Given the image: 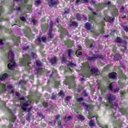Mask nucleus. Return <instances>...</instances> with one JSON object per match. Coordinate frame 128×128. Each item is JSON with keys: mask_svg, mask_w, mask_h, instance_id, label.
I'll list each match as a JSON object with an SVG mask.
<instances>
[{"mask_svg": "<svg viewBox=\"0 0 128 128\" xmlns=\"http://www.w3.org/2000/svg\"><path fill=\"white\" fill-rule=\"evenodd\" d=\"M100 34H104V27H102L100 30Z\"/></svg>", "mask_w": 128, "mask_h": 128, "instance_id": "nucleus-40", "label": "nucleus"}, {"mask_svg": "<svg viewBox=\"0 0 128 128\" xmlns=\"http://www.w3.org/2000/svg\"><path fill=\"white\" fill-rule=\"evenodd\" d=\"M57 60L58 59H56V57H54L50 60V62L52 64H56Z\"/></svg>", "mask_w": 128, "mask_h": 128, "instance_id": "nucleus-26", "label": "nucleus"}, {"mask_svg": "<svg viewBox=\"0 0 128 128\" xmlns=\"http://www.w3.org/2000/svg\"><path fill=\"white\" fill-rule=\"evenodd\" d=\"M20 100H24V97H20Z\"/></svg>", "mask_w": 128, "mask_h": 128, "instance_id": "nucleus-64", "label": "nucleus"}, {"mask_svg": "<svg viewBox=\"0 0 128 128\" xmlns=\"http://www.w3.org/2000/svg\"><path fill=\"white\" fill-rule=\"evenodd\" d=\"M122 76L123 78H126V76L124 74H122Z\"/></svg>", "mask_w": 128, "mask_h": 128, "instance_id": "nucleus-60", "label": "nucleus"}, {"mask_svg": "<svg viewBox=\"0 0 128 128\" xmlns=\"http://www.w3.org/2000/svg\"><path fill=\"white\" fill-rule=\"evenodd\" d=\"M124 30H125V32H128V27L126 26H124Z\"/></svg>", "mask_w": 128, "mask_h": 128, "instance_id": "nucleus-53", "label": "nucleus"}, {"mask_svg": "<svg viewBox=\"0 0 128 128\" xmlns=\"http://www.w3.org/2000/svg\"><path fill=\"white\" fill-rule=\"evenodd\" d=\"M39 116H40V118H44V116H42V114H39Z\"/></svg>", "mask_w": 128, "mask_h": 128, "instance_id": "nucleus-63", "label": "nucleus"}, {"mask_svg": "<svg viewBox=\"0 0 128 128\" xmlns=\"http://www.w3.org/2000/svg\"><path fill=\"white\" fill-rule=\"evenodd\" d=\"M4 40L0 39V50H4Z\"/></svg>", "mask_w": 128, "mask_h": 128, "instance_id": "nucleus-19", "label": "nucleus"}, {"mask_svg": "<svg viewBox=\"0 0 128 128\" xmlns=\"http://www.w3.org/2000/svg\"><path fill=\"white\" fill-rule=\"evenodd\" d=\"M29 46H27V47H24L22 48L23 50H28V48H29Z\"/></svg>", "mask_w": 128, "mask_h": 128, "instance_id": "nucleus-62", "label": "nucleus"}, {"mask_svg": "<svg viewBox=\"0 0 128 128\" xmlns=\"http://www.w3.org/2000/svg\"><path fill=\"white\" fill-rule=\"evenodd\" d=\"M120 50L122 52H124L126 50V48L125 46H122Z\"/></svg>", "mask_w": 128, "mask_h": 128, "instance_id": "nucleus-42", "label": "nucleus"}, {"mask_svg": "<svg viewBox=\"0 0 128 128\" xmlns=\"http://www.w3.org/2000/svg\"><path fill=\"white\" fill-rule=\"evenodd\" d=\"M93 32V34H94V36H98V34H98L97 32Z\"/></svg>", "mask_w": 128, "mask_h": 128, "instance_id": "nucleus-49", "label": "nucleus"}, {"mask_svg": "<svg viewBox=\"0 0 128 128\" xmlns=\"http://www.w3.org/2000/svg\"><path fill=\"white\" fill-rule=\"evenodd\" d=\"M14 40L16 44V46H18V42H20V38L14 37Z\"/></svg>", "mask_w": 128, "mask_h": 128, "instance_id": "nucleus-27", "label": "nucleus"}, {"mask_svg": "<svg viewBox=\"0 0 128 128\" xmlns=\"http://www.w3.org/2000/svg\"><path fill=\"white\" fill-rule=\"evenodd\" d=\"M78 118L79 120H84V116H82V115H79L78 116Z\"/></svg>", "mask_w": 128, "mask_h": 128, "instance_id": "nucleus-36", "label": "nucleus"}, {"mask_svg": "<svg viewBox=\"0 0 128 128\" xmlns=\"http://www.w3.org/2000/svg\"><path fill=\"white\" fill-rule=\"evenodd\" d=\"M32 57L33 58H36V54L35 53H32Z\"/></svg>", "mask_w": 128, "mask_h": 128, "instance_id": "nucleus-46", "label": "nucleus"}, {"mask_svg": "<svg viewBox=\"0 0 128 128\" xmlns=\"http://www.w3.org/2000/svg\"><path fill=\"white\" fill-rule=\"evenodd\" d=\"M69 84L70 83L68 82H66V81L64 82V84L68 86V84Z\"/></svg>", "mask_w": 128, "mask_h": 128, "instance_id": "nucleus-59", "label": "nucleus"}, {"mask_svg": "<svg viewBox=\"0 0 128 128\" xmlns=\"http://www.w3.org/2000/svg\"><path fill=\"white\" fill-rule=\"evenodd\" d=\"M48 26L46 25L44 27H42V30H43V32H46V30L48 29Z\"/></svg>", "mask_w": 128, "mask_h": 128, "instance_id": "nucleus-31", "label": "nucleus"}, {"mask_svg": "<svg viewBox=\"0 0 128 128\" xmlns=\"http://www.w3.org/2000/svg\"><path fill=\"white\" fill-rule=\"evenodd\" d=\"M116 42H122V39L118 37L115 40Z\"/></svg>", "mask_w": 128, "mask_h": 128, "instance_id": "nucleus-34", "label": "nucleus"}, {"mask_svg": "<svg viewBox=\"0 0 128 128\" xmlns=\"http://www.w3.org/2000/svg\"><path fill=\"white\" fill-rule=\"evenodd\" d=\"M36 64L38 66H42V62L40 61H36Z\"/></svg>", "mask_w": 128, "mask_h": 128, "instance_id": "nucleus-39", "label": "nucleus"}, {"mask_svg": "<svg viewBox=\"0 0 128 128\" xmlns=\"http://www.w3.org/2000/svg\"><path fill=\"white\" fill-rule=\"evenodd\" d=\"M40 0H37L35 2V6H40Z\"/></svg>", "mask_w": 128, "mask_h": 128, "instance_id": "nucleus-32", "label": "nucleus"}, {"mask_svg": "<svg viewBox=\"0 0 128 128\" xmlns=\"http://www.w3.org/2000/svg\"><path fill=\"white\" fill-rule=\"evenodd\" d=\"M108 100L109 102V104L106 105L107 106L110 108H114V110H118L122 112V114H126L127 111L125 108H120L118 107V103L114 102L112 103V102L116 100V96L112 94H109L107 96Z\"/></svg>", "mask_w": 128, "mask_h": 128, "instance_id": "nucleus-1", "label": "nucleus"}, {"mask_svg": "<svg viewBox=\"0 0 128 128\" xmlns=\"http://www.w3.org/2000/svg\"><path fill=\"white\" fill-rule=\"evenodd\" d=\"M23 6H24V4H22L21 5H19L18 7L16 8V10L18 12H22V8Z\"/></svg>", "mask_w": 128, "mask_h": 128, "instance_id": "nucleus-24", "label": "nucleus"}, {"mask_svg": "<svg viewBox=\"0 0 128 128\" xmlns=\"http://www.w3.org/2000/svg\"><path fill=\"white\" fill-rule=\"evenodd\" d=\"M60 96H64V92L62 91H60L58 94Z\"/></svg>", "mask_w": 128, "mask_h": 128, "instance_id": "nucleus-43", "label": "nucleus"}, {"mask_svg": "<svg viewBox=\"0 0 128 128\" xmlns=\"http://www.w3.org/2000/svg\"><path fill=\"white\" fill-rule=\"evenodd\" d=\"M30 56L28 54H26V56L20 61V64L21 66H30Z\"/></svg>", "mask_w": 128, "mask_h": 128, "instance_id": "nucleus-6", "label": "nucleus"}, {"mask_svg": "<svg viewBox=\"0 0 128 128\" xmlns=\"http://www.w3.org/2000/svg\"><path fill=\"white\" fill-rule=\"evenodd\" d=\"M60 119V116L58 115L56 116V120H58V128H62V126L60 122V121H58V120Z\"/></svg>", "mask_w": 128, "mask_h": 128, "instance_id": "nucleus-25", "label": "nucleus"}, {"mask_svg": "<svg viewBox=\"0 0 128 128\" xmlns=\"http://www.w3.org/2000/svg\"><path fill=\"white\" fill-rule=\"evenodd\" d=\"M70 26H78V23L76 22H72V24H70Z\"/></svg>", "mask_w": 128, "mask_h": 128, "instance_id": "nucleus-37", "label": "nucleus"}, {"mask_svg": "<svg viewBox=\"0 0 128 128\" xmlns=\"http://www.w3.org/2000/svg\"><path fill=\"white\" fill-rule=\"evenodd\" d=\"M116 74L115 72H112L109 74V78H116Z\"/></svg>", "mask_w": 128, "mask_h": 128, "instance_id": "nucleus-23", "label": "nucleus"}, {"mask_svg": "<svg viewBox=\"0 0 128 128\" xmlns=\"http://www.w3.org/2000/svg\"><path fill=\"white\" fill-rule=\"evenodd\" d=\"M102 58V56H94V57L88 56V60H94L96 58Z\"/></svg>", "mask_w": 128, "mask_h": 128, "instance_id": "nucleus-21", "label": "nucleus"}, {"mask_svg": "<svg viewBox=\"0 0 128 128\" xmlns=\"http://www.w3.org/2000/svg\"><path fill=\"white\" fill-rule=\"evenodd\" d=\"M69 80H74V76H72L69 77Z\"/></svg>", "mask_w": 128, "mask_h": 128, "instance_id": "nucleus-54", "label": "nucleus"}, {"mask_svg": "<svg viewBox=\"0 0 128 128\" xmlns=\"http://www.w3.org/2000/svg\"><path fill=\"white\" fill-rule=\"evenodd\" d=\"M64 30H65L64 29V28H60V32L62 34H64Z\"/></svg>", "mask_w": 128, "mask_h": 128, "instance_id": "nucleus-51", "label": "nucleus"}, {"mask_svg": "<svg viewBox=\"0 0 128 128\" xmlns=\"http://www.w3.org/2000/svg\"><path fill=\"white\" fill-rule=\"evenodd\" d=\"M118 16V10H115V14L113 15L114 16Z\"/></svg>", "mask_w": 128, "mask_h": 128, "instance_id": "nucleus-52", "label": "nucleus"}, {"mask_svg": "<svg viewBox=\"0 0 128 128\" xmlns=\"http://www.w3.org/2000/svg\"><path fill=\"white\" fill-rule=\"evenodd\" d=\"M75 66H76V64L72 62H69L68 64V69L67 70V72H72V68H74Z\"/></svg>", "mask_w": 128, "mask_h": 128, "instance_id": "nucleus-11", "label": "nucleus"}, {"mask_svg": "<svg viewBox=\"0 0 128 128\" xmlns=\"http://www.w3.org/2000/svg\"><path fill=\"white\" fill-rule=\"evenodd\" d=\"M30 32V28L28 27H27L26 29L24 30V32L26 34H28Z\"/></svg>", "mask_w": 128, "mask_h": 128, "instance_id": "nucleus-29", "label": "nucleus"}, {"mask_svg": "<svg viewBox=\"0 0 128 128\" xmlns=\"http://www.w3.org/2000/svg\"><path fill=\"white\" fill-rule=\"evenodd\" d=\"M26 8H27L28 10H30V8H32V6H30V5L28 6H26Z\"/></svg>", "mask_w": 128, "mask_h": 128, "instance_id": "nucleus-56", "label": "nucleus"}, {"mask_svg": "<svg viewBox=\"0 0 128 128\" xmlns=\"http://www.w3.org/2000/svg\"><path fill=\"white\" fill-rule=\"evenodd\" d=\"M77 100L78 102H82L84 100V98H77Z\"/></svg>", "mask_w": 128, "mask_h": 128, "instance_id": "nucleus-48", "label": "nucleus"}, {"mask_svg": "<svg viewBox=\"0 0 128 128\" xmlns=\"http://www.w3.org/2000/svg\"><path fill=\"white\" fill-rule=\"evenodd\" d=\"M0 87L1 92H6L7 88L9 94H14V88L12 86L8 85V84H0Z\"/></svg>", "mask_w": 128, "mask_h": 128, "instance_id": "nucleus-5", "label": "nucleus"}, {"mask_svg": "<svg viewBox=\"0 0 128 128\" xmlns=\"http://www.w3.org/2000/svg\"><path fill=\"white\" fill-rule=\"evenodd\" d=\"M85 28H86L88 30H90L92 28V25H90V23L87 22L85 24Z\"/></svg>", "mask_w": 128, "mask_h": 128, "instance_id": "nucleus-22", "label": "nucleus"}, {"mask_svg": "<svg viewBox=\"0 0 128 128\" xmlns=\"http://www.w3.org/2000/svg\"><path fill=\"white\" fill-rule=\"evenodd\" d=\"M59 86H60V82H55V87L56 88H58Z\"/></svg>", "mask_w": 128, "mask_h": 128, "instance_id": "nucleus-44", "label": "nucleus"}, {"mask_svg": "<svg viewBox=\"0 0 128 128\" xmlns=\"http://www.w3.org/2000/svg\"><path fill=\"white\" fill-rule=\"evenodd\" d=\"M20 18L22 22H26V18H24V16H20Z\"/></svg>", "mask_w": 128, "mask_h": 128, "instance_id": "nucleus-41", "label": "nucleus"}, {"mask_svg": "<svg viewBox=\"0 0 128 128\" xmlns=\"http://www.w3.org/2000/svg\"><path fill=\"white\" fill-rule=\"evenodd\" d=\"M90 126H94V120H91L90 121Z\"/></svg>", "mask_w": 128, "mask_h": 128, "instance_id": "nucleus-38", "label": "nucleus"}, {"mask_svg": "<svg viewBox=\"0 0 128 128\" xmlns=\"http://www.w3.org/2000/svg\"><path fill=\"white\" fill-rule=\"evenodd\" d=\"M77 20H80V15L77 14Z\"/></svg>", "mask_w": 128, "mask_h": 128, "instance_id": "nucleus-55", "label": "nucleus"}, {"mask_svg": "<svg viewBox=\"0 0 128 128\" xmlns=\"http://www.w3.org/2000/svg\"><path fill=\"white\" fill-rule=\"evenodd\" d=\"M30 114H28L26 116V120H30Z\"/></svg>", "mask_w": 128, "mask_h": 128, "instance_id": "nucleus-45", "label": "nucleus"}, {"mask_svg": "<svg viewBox=\"0 0 128 128\" xmlns=\"http://www.w3.org/2000/svg\"><path fill=\"white\" fill-rule=\"evenodd\" d=\"M104 20H105L106 22H110L112 24V22L114 20V18L108 16L106 18V19L104 18Z\"/></svg>", "mask_w": 128, "mask_h": 128, "instance_id": "nucleus-16", "label": "nucleus"}, {"mask_svg": "<svg viewBox=\"0 0 128 128\" xmlns=\"http://www.w3.org/2000/svg\"><path fill=\"white\" fill-rule=\"evenodd\" d=\"M14 2H21L22 4H26L28 2L27 0H14Z\"/></svg>", "mask_w": 128, "mask_h": 128, "instance_id": "nucleus-28", "label": "nucleus"}, {"mask_svg": "<svg viewBox=\"0 0 128 128\" xmlns=\"http://www.w3.org/2000/svg\"><path fill=\"white\" fill-rule=\"evenodd\" d=\"M65 44L68 46V48H72V46H74V42L68 40L67 42H65Z\"/></svg>", "mask_w": 128, "mask_h": 128, "instance_id": "nucleus-14", "label": "nucleus"}, {"mask_svg": "<svg viewBox=\"0 0 128 128\" xmlns=\"http://www.w3.org/2000/svg\"><path fill=\"white\" fill-rule=\"evenodd\" d=\"M8 112L11 114V117L10 118L9 120L10 122H14V120H16V117L12 114H16V111L14 110V112H12V110L8 109Z\"/></svg>", "mask_w": 128, "mask_h": 128, "instance_id": "nucleus-9", "label": "nucleus"}, {"mask_svg": "<svg viewBox=\"0 0 128 128\" xmlns=\"http://www.w3.org/2000/svg\"><path fill=\"white\" fill-rule=\"evenodd\" d=\"M72 120V117L70 116H68L64 118L65 122H68V120Z\"/></svg>", "mask_w": 128, "mask_h": 128, "instance_id": "nucleus-33", "label": "nucleus"}, {"mask_svg": "<svg viewBox=\"0 0 128 128\" xmlns=\"http://www.w3.org/2000/svg\"><path fill=\"white\" fill-rule=\"evenodd\" d=\"M83 66L84 68H86L87 70H90V72L88 74H82V76L84 77L86 76V78H89L90 74H100V72H98V69H90V65L88 62L84 63L83 65Z\"/></svg>", "mask_w": 128, "mask_h": 128, "instance_id": "nucleus-4", "label": "nucleus"}, {"mask_svg": "<svg viewBox=\"0 0 128 128\" xmlns=\"http://www.w3.org/2000/svg\"><path fill=\"white\" fill-rule=\"evenodd\" d=\"M88 46L90 48H92L94 46V42L92 40H90L88 41Z\"/></svg>", "mask_w": 128, "mask_h": 128, "instance_id": "nucleus-17", "label": "nucleus"}, {"mask_svg": "<svg viewBox=\"0 0 128 128\" xmlns=\"http://www.w3.org/2000/svg\"><path fill=\"white\" fill-rule=\"evenodd\" d=\"M61 60L62 62H66V58L64 57L62 58Z\"/></svg>", "mask_w": 128, "mask_h": 128, "instance_id": "nucleus-47", "label": "nucleus"}, {"mask_svg": "<svg viewBox=\"0 0 128 128\" xmlns=\"http://www.w3.org/2000/svg\"><path fill=\"white\" fill-rule=\"evenodd\" d=\"M114 84V82L111 83L108 88L106 86L102 87L101 90L102 94H104V92H106V90L108 89L110 90H112V92H118V90H120V88H117L116 89H113L112 88V84Z\"/></svg>", "mask_w": 128, "mask_h": 128, "instance_id": "nucleus-8", "label": "nucleus"}, {"mask_svg": "<svg viewBox=\"0 0 128 128\" xmlns=\"http://www.w3.org/2000/svg\"><path fill=\"white\" fill-rule=\"evenodd\" d=\"M48 4L50 6H54V4H57L58 2L56 1V0H50Z\"/></svg>", "mask_w": 128, "mask_h": 128, "instance_id": "nucleus-15", "label": "nucleus"}, {"mask_svg": "<svg viewBox=\"0 0 128 128\" xmlns=\"http://www.w3.org/2000/svg\"><path fill=\"white\" fill-rule=\"evenodd\" d=\"M82 106H84L85 110H88V118H92V114H90V106L88 105H86V103H83L82 104Z\"/></svg>", "mask_w": 128, "mask_h": 128, "instance_id": "nucleus-10", "label": "nucleus"}, {"mask_svg": "<svg viewBox=\"0 0 128 128\" xmlns=\"http://www.w3.org/2000/svg\"><path fill=\"white\" fill-rule=\"evenodd\" d=\"M10 52L8 53L7 56L8 60V62H10L8 64V66L10 70H14L16 68V62H14V52L12 51L9 49Z\"/></svg>", "mask_w": 128, "mask_h": 128, "instance_id": "nucleus-3", "label": "nucleus"}, {"mask_svg": "<svg viewBox=\"0 0 128 128\" xmlns=\"http://www.w3.org/2000/svg\"><path fill=\"white\" fill-rule=\"evenodd\" d=\"M108 68H110V65H108V66H105L104 68V70H106Z\"/></svg>", "mask_w": 128, "mask_h": 128, "instance_id": "nucleus-58", "label": "nucleus"}, {"mask_svg": "<svg viewBox=\"0 0 128 128\" xmlns=\"http://www.w3.org/2000/svg\"><path fill=\"white\" fill-rule=\"evenodd\" d=\"M32 22H33L34 24H36L37 22L35 20H32Z\"/></svg>", "mask_w": 128, "mask_h": 128, "instance_id": "nucleus-57", "label": "nucleus"}, {"mask_svg": "<svg viewBox=\"0 0 128 128\" xmlns=\"http://www.w3.org/2000/svg\"><path fill=\"white\" fill-rule=\"evenodd\" d=\"M20 105L22 106V110H23L24 112H26V110L30 112L32 109V105H30V101L24 103L22 102Z\"/></svg>", "mask_w": 128, "mask_h": 128, "instance_id": "nucleus-7", "label": "nucleus"}, {"mask_svg": "<svg viewBox=\"0 0 128 128\" xmlns=\"http://www.w3.org/2000/svg\"><path fill=\"white\" fill-rule=\"evenodd\" d=\"M52 22L51 21L50 23V27L48 37H42V38H38L36 40V42L37 44H40L42 42H49V40H50L52 38H54V34H52Z\"/></svg>", "mask_w": 128, "mask_h": 128, "instance_id": "nucleus-2", "label": "nucleus"}, {"mask_svg": "<svg viewBox=\"0 0 128 128\" xmlns=\"http://www.w3.org/2000/svg\"><path fill=\"white\" fill-rule=\"evenodd\" d=\"M8 74L6 73L4 74L3 75H1L0 76V82H2V80H6V78H8Z\"/></svg>", "mask_w": 128, "mask_h": 128, "instance_id": "nucleus-20", "label": "nucleus"}, {"mask_svg": "<svg viewBox=\"0 0 128 128\" xmlns=\"http://www.w3.org/2000/svg\"><path fill=\"white\" fill-rule=\"evenodd\" d=\"M112 4V3L110 2H108V3H106V4H99L97 8H98L99 9L104 8V6H110Z\"/></svg>", "mask_w": 128, "mask_h": 128, "instance_id": "nucleus-13", "label": "nucleus"}, {"mask_svg": "<svg viewBox=\"0 0 128 128\" xmlns=\"http://www.w3.org/2000/svg\"><path fill=\"white\" fill-rule=\"evenodd\" d=\"M78 50H76V54L78 56H82V52H80V50H82V46L80 45L78 46Z\"/></svg>", "mask_w": 128, "mask_h": 128, "instance_id": "nucleus-18", "label": "nucleus"}, {"mask_svg": "<svg viewBox=\"0 0 128 128\" xmlns=\"http://www.w3.org/2000/svg\"><path fill=\"white\" fill-rule=\"evenodd\" d=\"M43 106L44 108H46L48 106V103L46 102H43Z\"/></svg>", "mask_w": 128, "mask_h": 128, "instance_id": "nucleus-50", "label": "nucleus"}, {"mask_svg": "<svg viewBox=\"0 0 128 128\" xmlns=\"http://www.w3.org/2000/svg\"><path fill=\"white\" fill-rule=\"evenodd\" d=\"M68 56L69 58H70V56L72 54V50H68Z\"/></svg>", "mask_w": 128, "mask_h": 128, "instance_id": "nucleus-30", "label": "nucleus"}, {"mask_svg": "<svg viewBox=\"0 0 128 128\" xmlns=\"http://www.w3.org/2000/svg\"><path fill=\"white\" fill-rule=\"evenodd\" d=\"M94 16H96V13L94 12L92 14L89 16V22H96V18Z\"/></svg>", "mask_w": 128, "mask_h": 128, "instance_id": "nucleus-12", "label": "nucleus"}, {"mask_svg": "<svg viewBox=\"0 0 128 128\" xmlns=\"http://www.w3.org/2000/svg\"><path fill=\"white\" fill-rule=\"evenodd\" d=\"M56 96L54 94H52V100H56Z\"/></svg>", "mask_w": 128, "mask_h": 128, "instance_id": "nucleus-61", "label": "nucleus"}, {"mask_svg": "<svg viewBox=\"0 0 128 128\" xmlns=\"http://www.w3.org/2000/svg\"><path fill=\"white\" fill-rule=\"evenodd\" d=\"M72 98L70 96H67L66 98H65V102L68 104V101L70 100V98Z\"/></svg>", "mask_w": 128, "mask_h": 128, "instance_id": "nucleus-35", "label": "nucleus"}]
</instances>
